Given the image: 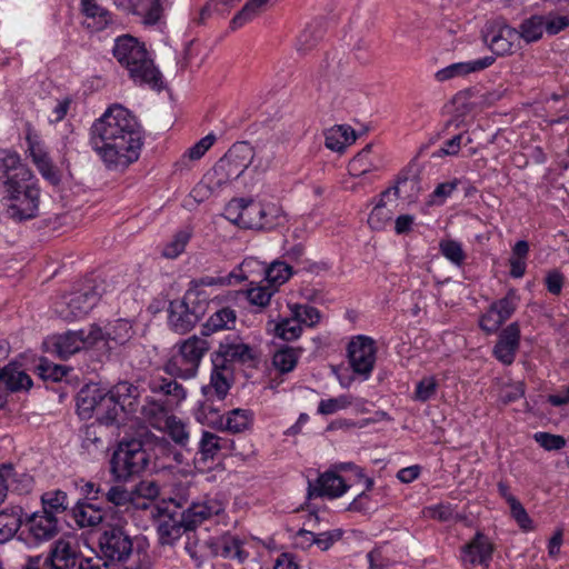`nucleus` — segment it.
<instances>
[{
	"label": "nucleus",
	"mask_w": 569,
	"mask_h": 569,
	"mask_svg": "<svg viewBox=\"0 0 569 569\" xmlns=\"http://www.w3.org/2000/svg\"><path fill=\"white\" fill-rule=\"evenodd\" d=\"M90 136L93 150L109 168L128 167L140 157L143 130L129 109H106Z\"/></svg>",
	"instance_id": "1"
},
{
	"label": "nucleus",
	"mask_w": 569,
	"mask_h": 569,
	"mask_svg": "<svg viewBox=\"0 0 569 569\" xmlns=\"http://www.w3.org/2000/svg\"><path fill=\"white\" fill-rule=\"evenodd\" d=\"M112 54L127 69L134 83L152 89L160 88L162 80L143 42L130 34L114 39Z\"/></svg>",
	"instance_id": "2"
},
{
	"label": "nucleus",
	"mask_w": 569,
	"mask_h": 569,
	"mask_svg": "<svg viewBox=\"0 0 569 569\" xmlns=\"http://www.w3.org/2000/svg\"><path fill=\"white\" fill-rule=\"evenodd\" d=\"M77 412L81 419L96 416L103 426H120L128 416L108 390L96 383L83 386L76 398Z\"/></svg>",
	"instance_id": "3"
},
{
	"label": "nucleus",
	"mask_w": 569,
	"mask_h": 569,
	"mask_svg": "<svg viewBox=\"0 0 569 569\" xmlns=\"http://www.w3.org/2000/svg\"><path fill=\"white\" fill-rule=\"evenodd\" d=\"M151 456L141 438L122 439L114 448L109 465L118 482H127L147 470Z\"/></svg>",
	"instance_id": "4"
},
{
	"label": "nucleus",
	"mask_w": 569,
	"mask_h": 569,
	"mask_svg": "<svg viewBox=\"0 0 569 569\" xmlns=\"http://www.w3.org/2000/svg\"><path fill=\"white\" fill-rule=\"evenodd\" d=\"M127 520L113 512L108 518L98 538L101 559L117 566L123 565L133 553V537L127 528Z\"/></svg>",
	"instance_id": "5"
},
{
	"label": "nucleus",
	"mask_w": 569,
	"mask_h": 569,
	"mask_svg": "<svg viewBox=\"0 0 569 569\" xmlns=\"http://www.w3.org/2000/svg\"><path fill=\"white\" fill-rule=\"evenodd\" d=\"M31 189H40L38 179L20 154L0 150V190L2 198L18 196Z\"/></svg>",
	"instance_id": "6"
},
{
	"label": "nucleus",
	"mask_w": 569,
	"mask_h": 569,
	"mask_svg": "<svg viewBox=\"0 0 569 569\" xmlns=\"http://www.w3.org/2000/svg\"><path fill=\"white\" fill-rule=\"evenodd\" d=\"M208 296L202 290L188 289L182 299L172 300L168 307V325L179 335L190 331L206 313Z\"/></svg>",
	"instance_id": "7"
},
{
	"label": "nucleus",
	"mask_w": 569,
	"mask_h": 569,
	"mask_svg": "<svg viewBox=\"0 0 569 569\" xmlns=\"http://www.w3.org/2000/svg\"><path fill=\"white\" fill-rule=\"evenodd\" d=\"M177 351L164 363V372L172 378L182 380L194 378L203 356L210 348L208 341L192 336L177 345Z\"/></svg>",
	"instance_id": "8"
},
{
	"label": "nucleus",
	"mask_w": 569,
	"mask_h": 569,
	"mask_svg": "<svg viewBox=\"0 0 569 569\" xmlns=\"http://www.w3.org/2000/svg\"><path fill=\"white\" fill-rule=\"evenodd\" d=\"M253 149L248 142H237L216 163L213 172L219 177L218 183L238 179L248 168L253 157Z\"/></svg>",
	"instance_id": "9"
},
{
	"label": "nucleus",
	"mask_w": 569,
	"mask_h": 569,
	"mask_svg": "<svg viewBox=\"0 0 569 569\" xmlns=\"http://www.w3.org/2000/svg\"><path fill=\"white\" fill-rule=\"evenodd\" d=\"M257 361V353L252 347L244 343L237 335L227 336L219 345L218 350L212 355L213 366H227L239 363L253 367Z\"/></svg>",
	"instance_id": "10"
},
{
	"label": "nucleus",
	"mask_w": 569,
	"mask_h": 569,
	"mask_svg": "<svg viewBox=\"0 0 569 569\" xmlns=\"http://www.w3.org/2000/svg\"><path fill=\"white\" fill-rule=\"evenodd\" d=\"M348 358L352 370L368 379L376 362L375 341L366 336H358L348 346Z\"/></svg>",
	"instance_id": "11"
},
{
	"label": "nucleus",
	"mask_w": 569,
	"mask_h": 569,
	"mask_svg": "<svg viewBox=\"0 0 569 569\" xmlns=\"http://www.w3.org/2000/svg\"><path fill=\"white\" fill-rule=\"evenodd\" d=\"M100 295L94 289L74 292L63 298L57 306V313L64 320L71 321L89 313L98 303Z\"/></svg>",
	"instance_id": "12"
},
{
	"label": "nucleus",
	"mask_w": 569,
	"mask_h": 569,
	"mask_svg": "<svg viewBox=\"0 0 569 569\" xmlns=\"http://www.w3.org/2000/svg\"><path fill=\"white\" fill-rule=\"evenodd\" d=\"M40 193V189H31L18 196L2 198L9 202L6 208L7 217L17 222L34 219L39 213Z\"/></svg>",
	"instance_id": "13"
},
{
	"label": "nucleus",
	"mask_w": 569,
	"mask_h": 569,
	"mask_svg": "<svg viewBox=\"0 0 569 569\" xmlns=\"http://www.w3.org/2000/svg\"><path fill=\"white\" fill-rule=\"evenodd\" d=\"M26 141L28 144L29 156L40 174L51 184H58L60 182L59 171L53 166L43 142L31 131H28Z\"/></svg>",
	"instance_id": "14"
},
{
	"label": "nucleus",
	"mask_w": 569,
	"mask_h": 569,
	"mask_svg": "<svg viewBox=\"0 0 569 569\" xmlns=\"http://www.w3.org/2000/svg\"><path fill=\"white\" fill-rule=\"evenodd\" d=\"M24 527L28 530L32 543H41L53 539L59 532V519L48 516L42 511H36L27 516Z\"/></svg>",
	"instance_id": "15"
},
{
	"label": "nucleus",
	"mask_w": 569,
	"mask_h": 569,
	"mask_svg": "<svg viewBox=\"0 0 569 569\" xmlns=\"http://www.w3.org/2000/svg\"><path fill=\"white\" fill-rule=\"evenodd\" d=\"M350 485L337 473V470H328L321 473L316 482L308 481V497H328L330 499L341 497Z\"/></svg>",
	"instance_id": "16"
},
{
	"label": "nucleus",
	"mask_w": 569,
	"mask_h": 569,
	"mask_svg": "<svg viewBox=\"0 0 569 569\" xmlns=\"http://www.w3.org/2000/svg\"><path fill=\"white\" fill-rule=\"evenodd\" d=\"M485 41L496 54H506L519 44L520 36L517 29L496 22L487 30Z\"/></svg>",
	"instance_id": "17"
},
{
	"label": "nucleus",
	"mask_w": 569,
	"mask_h": 569,
	"mask_svg": "<svg viewBox=\"0 0 569 569\" xmlns=\"http://www.w3.org/2000/svg\"><path fill=\"white\" fill-rule=\"evenodd\" d=\"M278 212L274 206H264L249 200L244 208V229L271 230L278 223Z\"/></svg>",
	"instance_id": "18"
},
{
	"label": "nucleus",
	"mask_w": 569,
	"mask_h": 569,
	"mask_svg": "<svg viewBox=\"0 0 569 569\" xmlns=\"http://www.w3.org/2000/svg\"><path fill=\"white\" fill-rule=\"evenodd\" d=\"M520 343V328L517 322L507 326L499 335L493 347V356L503 365H511L515 361Z\"/></svg>",
	"instance_id": "19"
},
{
	"label": "nucleus",
	"mask_w": 569,
	"mask_h": 569,
	"mask_svg": "<svg viewBox=\"0 0 569 569\" xmlns=\"http://www.w3.org/2000/svg\"><path fill=\"white\" fill-rule=\"evenodd\" d=\"M121 11L140 16L144 24H156L162 13L160 0H112Z\"/></svg>",
	"instance_id": "20"
},
{
	"label": "nucleus",
	"mask_w": 569,
	"mask_h": 569,
	"mask_svg": "<svg viewBox=\"0 0 569 569\" xmlns=\"http://www.w3.org/2000/svg\"><path fill=\"white\" fill-rule=\"evenodd\" d=\"M222 511L223 505L219 499L207 497L202 501L192 502L182 516L187 522V529L193 530L198 525Z\"/></svg>",
	"instance_id": "21"
},
{
	"label": "nucleus",
	"mask_w": 569,
	"mask_h": 569,
	"mask_svg": "<svg viewBox=\"0 0 569 569\" xmlns=\"http://www.w3.org/2000/svg\"><path fill=\"white\" fill-rule=\"evenodd\" d=\"M493 553V546L489 538L478 531L475 537L462 547V560L471 565L489 567Z\"/></svg>",
	"instance_id": "22"
},
{
	"label": "nucleus",
	"mask_w": 569,
	"mask_h": 569,
	"mask_svg": "<svg viewBox=\"0 0 569 569\" xmlns=\"http://www.w3.org/2000/svg\"><path fill=\"white\" fill-rule=\"evenodd\" d=\"M495 62L493 57H483L480 59L456 62L449 64L435 73V79L438 82H445L457 78L466 77L472 72H477L490 67Z\"/></svg>",
	"instance_id": "23"
},
{
	"label": "nucleus",
	"mask_w": 569,
	"mask_h": 569,
	"mask_svg": "<svg viewBox=\"0 0 569 569\" xmlns=\"http://www.w3.org/2000/svg\"><path fill=\"white\" fill-rule=\"evenodd\" d=\"M78 553L70 541L57 540L49 555L43 557V563L48 569H71L76 566Z\"/></svg>",
	"instance_id": "24"
},
{
	"label": "nucleus",
	"mask_w": 569,
	"mask_h": 569,
	"mask_svg": "<svg viewBox=\"0 0 569 569\" xmlns=\"http://www.w3.org/2000/svg\"><path fill=\"white\" fill-rule=\"evenodd\" d=\"M505 90L497 88L490 91H482L476 88L458 92L453 97V104L457 107H481L490 106L501 101Z\"/></svg>",
	"instance_id": "25"
},
{
	"label": "nucleus",
	"mask_w": 569,
	"mask_h": 569,
	"mask_svg": "<svg viewBox=\"0 0 569 569\" xmlns=\"http://www.w3.org/2000/svg\"><path fill=\"white\" fill-rule=\"evenodd\" d=\"M49 351L61 359H68L83 349V340L78 331H67L62 335H54L46 340Z\"/></svg>",
	"instance_id": "26"
},
{
	"label": "nucleus",
	"mask_w": 569,
	"mask_h": 569,
	"mask_svg": "<svg viewBox=\"0 0 569 569\" xmlns=\"http://www.w3.org/2000/svg\"><path fill=\"white\" fill-rule=\"evenodd\" d=\"M108 391L127 415L137 412L141 397L139 386L129 381H119Z\"/></svg>",
	"instance_id": "27"
},
{
	"label": "nucleus",
	"mask_w": 569,
	"mask_h": 569,
	"mask_svg": "<svg viewBox=\"0 0 569 569\" xmlns=\"http://www.w3.org/2000/svg\"><path fill=\"white\" fill-rule=\"evenodd\" d=\"M188 530L182 513L180 518H176L173 515H166L158 520L157 533L162 546H172Z\"/></svg>",
	"instance_id": "28"
},
{
	"label": "nucleus",
	"mask_w": 569,
	"mask_h": 569,
	"mask_svg": "<svg viewBox=\"0 0 569 569\" xmlns=\"http://www.w3.org/2000/svg\"><path fill=\"white\" fill-rule=\"evenodd\" d=\"M71 512L77 526L80 528H94L104 523L102 509L91 502L80 499L72 507Z\"/></svg>",
	"instance_id": "29"
},
{
	"label": "nucleus",
	"mask_w": 569,
	"mask_h": 569,
	"mask_svg": "<svg viewBox=\"0 0 569 569\" xmlns=\"http://www.w3.org/2000/svg\"><path fill=\"white\" fill-rule=\"evenodd\" d=\"M233 440L220 437L210 431H203L199 441V452L202 460L214 459L220 453H227L233 449Z\"/></svg>",
	"instance_id": "30"
},
{
	"label": "nucleus",
	"mask_w": 569,
	"mask_h": 569,
	"mask_svg": "<svg viewBox=\"0 0 569 569\" xmlns=\"http://www.w3.org/2000/svg\"><path fill=\"white\" fill-rule=\"evenodd\" d=\"M23 509L11 506L0 511V545L11 540L23 523Z\"/></svg>",
	"instance_id": "31"
},
{
	"label": "nucleus",
	"mask_w": 569,
	"mask_h": 569,
	"mask_svg": "<svg viewBox=\"0 0 569 569\" xmlns=\"http://www.w3.org/2000/svg\"><path fill=\"white\" fill-rule=\"evenodd\" d=\"M0 379L6 385L10 393L23 390L27 391L32 387V379L30 376L16 363H9L3 368H0Z\"/></svg>",
	"instance_id": "32"
},
{
	"label": "nucleus",
	"mask_w": 569,
	"mask_h": 569,
	"mask_svg": "<svg viewBox=\"0 0 569 569\" xmlns=\"http://www.w3.org/2000/svg\"><path fill=\"white\" fill-rule=\"evenodd\" d=\"M325 138L328 149L342 153L348 146L356 141V133L350 126L338 124L326 130Z\"/></svg>",
	"instance_id": "33"
},
{
	"label": "nucleus",
	"mask_w": 569,
	"mask_h": 569,
	"mask_svg": "<svg viewBox=\"0 0 569 569\" xmlns=\"http://www.w3.org/2000/svg\"><path fill=\"white\" fill-rule=\"evenodd\" d=\"M228 371L227 366H213L210 383L201 388L204 398L216 396L219 401L226 398L231 387L227 375Z\"/></svg>",
	"instance_id": "34"
},
{
	"label": "nucleus",
	"mask_w": 569,
	"mask_h": 569,
	"mask_svg": "<svg viewBox=\"0 0 569 569\" xmlns=\"http://www.w3.org/2000/svg\"><path fill=\"white\" fill-rule=\"evenodd\" d=\"M236 311L229 307L216 310L202 325L201 335L210 336L220 330H230L236 323Z\"/></svg>",
	"instance_id": "35"
},
{
	"label": "nucleus",
	"mask_w": 569,
	"mask_h": 569,
	"mask_svg": "<svg viewBox=\"0 0 569 569\" xmlns=\"http://www.w3.org/2000/svg\"><path fill=\"white\" fill-rule=\"evenodd\" d=\"M407 179H403L402 181H399L398 184L393 188H389L381 192L379 202L375 206L368 217V223L372 229H382L385 224L391 219V211L386 208L385 198L389 197L391 193H393L396 197H399V186L407 183Z\"/></svg>",
	"instance_id": "36"
},
{
	"label": "nucleus",
	"mask_w": 569,
	"mask_h": 569,
	"mask_svg": "<svg viewBox=\"0 0 569 569\" xmlns=\"http://www.w3.org/2000/svg\"><path fill=\"white\" fill-rule=\"evenodd\" d=\"M348 61L337 56L331 57L321 66V77L323 82L320 84L321 90L330 89L331 83H337L348 76Z\"/></svg>",
	"instance_id": "37"
},
{
	"label": "nucleus",
	"mask_w": 569,
	"mask_h": 569,
	"mask_svg": "<svg viewBox=\"0 0 569 569\" xmlns=\"http://www.w3.org/2000/svg\"><path fill=\"white\" fill-rule=\"evenodd\" d=\"M197 421L211 428L220 430L223 425L221 409L213 402V397L206 398L199 403L194 412Z\"/></svg>",
	"instance_id": "38"
},
{
	"label": "nucleus",
	"mask_w": 569,
	"mask_h": 569,
	"mask_svg": "<svg viewBox=\"0 0 569 569\" xmlns=\"http://www.w3.org/2000/svg\"><path fill=\"white\" fill-rule=\"evenodd\" d=\"M160 488L154 480H141L132 489L133 507L148 509L153 500L158 498Z\"/></svg>",
	"instance_id": "39"
},
{
	"label": "nucleus",
	"mask_w": 569,
	"mask_h": 569,
	"mask_svg": "<svg viewBox=\"0 0 569 569\" xmlns=\"http://www.w3.org/2000/svg\"><path fill=\"white\" fill-rule=\"evenodd\" d=\"M253 423V413L250 410L236 408L230 410L220 430H226L232 433L243 432L251 428Z\"/></svg>",
	"instance_id": "40"
},
{
	"label": "nucleus",
	"mask_w": 569,
	"mask_h": 569,
	"mask_svg": "<svg viewBox=\"0 0 569 569\" xmlns=\"http://www.w3.org/2000/svg\"><path fill=\"white\" fill-rule=\"evenodd\" d=\"M40 500L41 511L54 518H58V515L63 513L69 507L68 496L60 489L43 492Z\"/></svg>",
	"instance_id": "41"
},
{
	"label": "nucleus",
	"mask_w": 569,
	"mask_h": 569,
	"mask_svg": "<svg viewBox=\"0 0 569 569\" xmlns=\"http://www.w3.org/2000/svg\"><path fill=\"white\" fill-rule=\"evenodd\" d=\"M132 322L127 319H117L106 327L107 342L111 341L117 346H124L134 336Z\"/></svg>",
	"instance_id": "42"
},
{
	"label": "nucleus",
	"mask_w": 569,
	"mask_h": 569,
	"mask_svg": "<svg viewBox=\"0 0 569 569\" xmlns=\"http://www.w3.org/2000/svg\"><path fill=\"white\" fill-rule=\"evenodd\" d=\"M270 4L272 3L269 0H248L243 8L231 20V29L237 30L249 23Z\"/></svg>",
	"instance_id": "43"
},
{
	"label": "nucleus",
	"mask_w": 569,
	"mask_h": 569,
	"mask_svg": "<svg viewBox=\"0 0 569 569\" xmlns=\"http://www.w3.org/2000/svg\"><path fill=\"white\" fill-rule=\"evenodd\" d=\"M177 378L173 379H161L159 381L153 382L152 391L160 392L163 396L168 397V401L171 405H179L187 397V390L184 387L177 382Z\"/></svg>",
	"instance_id": "44"
},
{
	"label": "nucleus",
	"mask_w": 569,
	"mask_h": 569,
	"mask_svg": "<svg viewBox=\"0 0 569 569\" xmlns=\"http://www.w3.org/2000/svg\"><path fill=\"white\" fill-rule=\"evenodd\" d=\"M292 266L288 261H273L264 270V281L278 291V288L287 282L292 276Z\"/></svg>",
	"instance_id": "45"
},
{
	"label": "nucleus",
	"mask_w": 569,
	"mask_h": 569,
	"mask_svg": "<svg viewBox=\"0 0 569 569\" xmlns=\"http://www.w3.org/2000/svg\"><path fill=\"white\" fill-rule=\"evenodd\" d=\"M292 317H296L301 328L303 326L313 328L321 320V312L310 305L293 303L289 305Z\"/></svg>",
	"instance_id": "46"
},
{
	"label": "nucleus",
	"mask_w": 569,
	"mask_h": 569,
	"mask_svg": "<svg viewBox=\"0 0 569 569\" xmlns=\"http://www.w3.org/2000/svg\"><path fill=\"white\" fill-rule=\"evenodd\" d=\"M299 351L292 347H283L277 350L272 357V365L281 373L292 371L298 362Z\"/></svg>",
	"instance_id": "47"
},
{
	"label": "nucleus",
	"mask_w": 569,
	"mask_h": 569,
	"mask_svg": "<svg viewBox=\"0 0 569 569\" xmlns=\"http://www.w3.org/2000/svg\"><path fill=\"white\" fill-rule=\"evenodd\" d=\"M545 31V17L542 16H532L526 19L521 24L518 33L520 39H523L526 42H533L539 40Z\"/></svg>",
	"instance_id": "48"
},
{
	"label": "nucleus",
	"mask_w": 569,
	"mask_h": 569,
	"mask_svg": "<svg viewBox=\"0 0 569 569\" xmlns=\"http://www.w3.org/2000/svg\"><path fill=\"white\" fill-rule=\"evenodd\" d=\"M273 332L276 337L284 341H293L301 336L302 328L296 317L290 315V317L283 318L274 323Z\"/></svg>",
	"instance_id": "49"
},
{
	"label": "nucleus",
	"mask_w": 569,
	"mask_h": 569,
	"mask_svg": "<svg viewBox=\"0 0 569 569\" xmlns=\"http://www.w3.org/2000/svg\"><path fill=\"white\" fill-rule=\"evenodd\" d=\"M36 370L41 379L58 382L67 376L69 368L42 358L37 365Z\"/></svg>",
	"instance_id": "50"
},
{
	"label": "nucleus",
	"mask_w": 569,
	"mask_h": 569,
	"mask_svg": "<svg viewBox=\"0 0 569 569\" xmlns=\"http://www.w3.org/2000/svg\"><path fill=\"white\" fill-rule=\"evenodd\" d=\"M166 429L169 437L180 447H187L189 442V431L187 425L176 416H169L166 419Z\"/></svg>",
	"instance_id": "51"
},
{
	"label": "nucleus",
	"mask_w": 569,
	"mask_h": 569,
	"mask_svg": "<svg viewBox=\"0 0 569 569\" xmlns=\"http://www.w3.org/2000/svg\"><path fill=\"white\" fill-rule=\"evenodd\" d=\"M321 38V29L318 26H309L299 34L296 49L298 52L305 54L313 49Z\"/></svg>",
	"instance_id": "52"
},
{
	"label": "nucleus",
	"mask_w": 569,
	"mask_h": 569,
	"mask_svg": "<svg viewBox=\"0 0 569 569\" xmlns=\"http://www.w3.org/2000/svg\"><path fill=\"white\" fill-rule=\"evenodd\" d=\"M519 302V297L515 289H510L507 295L491 303V308L502 318L503 321H507L516 311Z\"/></svg>",
	"instance_id": "53"
},
{
	"label": "nucleus",
	"mask_w": 569,
	"mask_h": 569,
	"mask_svg": "<svg viewBox=\"0 0 569 569\" xmlns=\"http://www.w3.org/2000/svg\"><path fill=\"white\" fill-rule=\"evenodd\" d=\"M104 499L114 507L133 506L132 490H128L122 485L110 486L103 493Z\"/></svg>",
	"instance_id": "54"
},
{
	"label": "nucleus",
	"mask_w": 569,
	"mask_h": 569,
	"mask_svg": "<svg viewBox=\"0 0 569 569\" xmlns=\"http://www.w3.org/2000/svg\"><path fill=\"white\" fill-rule=\"evenodd\" d=\"M276 292L277 290L270 284L267 282L262 284L261 282L247 290V299L251 305L263 308L269 305L271 297Z\"/></svg>",
	"instance_id": "55"
},
{
	"label": "nucleus",
	"mask_w": 569,
	"mask_h": 569,
	"mask_svg": "<svg viewBox=\"0 0 569 569\" xmlns=\"http://www.w3.org/2000/svg\"><path fill=\"white\" fill-rule=\"evenodd\" d=\"M353 402V397L351 395H341L337 398L322 399L318 405V413L319 415H332L339 410H343L350 407Z\"/></svg>",
	"instance_id": "56"
},
{
	"label": "nucleus",
	"mask_w": 569,
	"mask_h": 569,
	"mask_svg": "<svg viewBox=\"0 0 569 569\" xmlns=\"http://www.w3.org/2000/svg\"><path fill=\"white\" fill-rule=\"evenodd\" d=\"M441 254L455 266H462L466 253L460 242L456 240H442L439 244Z\"/></svg>",
	"instance_id": "57"
},
{
	"label": "nucleus",
	"mask_w": 569,
	"mask_h": 569,
	"mask_svg": "<svg viewBox=\"0 0 569 569\" xmlns=\"http://www.w3.org/2000/svg\"><path fill=\"white\" fill-rule=\"evenodd\" d=\"M191 238V232L188 230L178 231L171 241L163 248L162 254L166 258L174 259L180 256Z\"/></svg>",
	"instance_id": "58"
},
{
	"label": "nucleus",
	"mask_w": 569,
	"mask_h": 569,
	"mask_svg": "<svg viewBox=\"0 0 569 569\" xmlns=\"http://www.w3.org/2000/svg\"><path fill=\"white\" fill-rule=\"evenodd\" d=\"M244 208H247V200L232 199L224 208L223 216L230 222L244 229Z\"/></svg>",
	"instance_id": "59"
},
{
	"label": "nucleus",
	"mask_w": 569,
	"mask_h": 569,
	"mask_svg": "<svg viewBox=\"0 0 569 569\" xmlns=\"http://www.w3.org/2000/svg\"><path fill=\"white\" fill-rule=\"evenodd\" d=\"M372 149L371 144H367L360 152H358L350 161L349 170L355 176H361L371 170L372 163L368 161V156Z\"/></svg>",
	"instance_id": "60"
},
{
	"label": "nucleus",
	"mask_w": 569,
	"mask_h": 569,
	"mask_svg": "<svg viewBox=\"0 0 569 569\" xmlns=\"http://www.w3.org/2000/svg\"><path fill=\"white\" fill-rule=\"evenodd\" d=\"M82 11L88 18L97 19L98 23L107 24L110 20L109 11L97 0H81Z\"/></svg>",
	"instance_id": "61"
},
{
	"label": "nucleus",
	"mask_w": 569,
	"mask_h": 569,
	"mask_svg": "<svg viewBox=\"0 0 569 569\" xmlns=\"http://www.w3.org/2000/svg\"><path fill=\"white\" fill-rule=\"evenodd\" d=\"M438 383L435 377L422 378L416 386L415 400L426 402L430 400L437 391Z\"/></svg>",
	"instance_id": "62"
},
{
	"label": "nucleus",
	"mask_w": 569,
	"mask_h": 569,
	"mask_svg": "<svg viewBox=\"0 0 569 569\" xmlns=\"http://www.w3.org/2000/svg\"><path fill=\"white\" fill-rule=\"evenodd\" d=\"M221 553L223 557L237 559L242 562L247 555L242 549V542L237 537H226L222 541Z\"/></svg>",
	"instance_id": "63"
},
{
	"label": "nucleus",
	"mask_w": 569,
	"mask_h": 569,
	"mask_svg": "<svg viewBox=\"0 0 569 569\" xmlns=\"http://www.w3.org/2000/svg\"><path fill=\"white\" fill-rule=\"evenodd\" d=\"M535 440L545 450H560L566 446V439L559 435H552L549 432H536L533 435Z\"/></svg>",
	"instance_id": "64"
}]
</instances>
